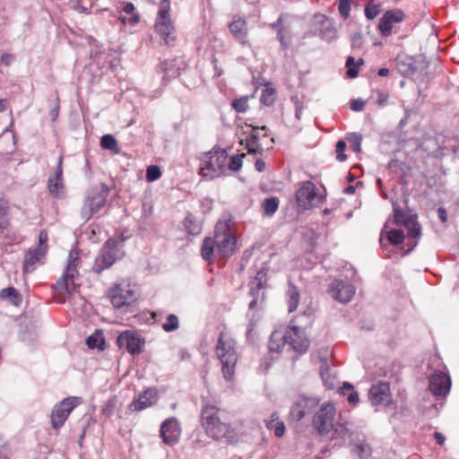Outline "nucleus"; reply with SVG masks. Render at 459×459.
Segmentation results:
<instances>
[{"mask_svg":"<svg viewBox=\"0 0 459 459\" xmlns=\"http://www.w3.org/2000/svg\"><path fill=\"white\" fill-rule=\"evenodd\" d=\"M230 220H220L215 225L214 237H206L201 247L202 257L209 264L213 263L215 255L230 257L237 248V238L232 231Z\"/></svg>","mask_w":459,"mask_h":459,"instance_id":"obj_1","label":"nucleus"},{"mask_svg":"<svg viewBox=\"0 0 459 459\" xmlns=\"http://www.w3.org/2000/svg\"><path fill=\"white\" fill-rule=\"evenodd\" d=\"M201 424L208 437L233 444L238 440L236 429L227 420V413L214 404L205 403L201 409Z\"/></svg>","mask_w":459,"mask_h":459,"instance_id":"obj_2","label":"nucleus"},{"mask_svg":"<svg viewBox=\"0 0 459 459\" xmlns=\"http://www.w3.org/2000/svg\"><path fill=\"white\" fill-rule=\"evenodd\" d=\"M228 154L225 150L214 147L211 151L203 152L199 156V175L212 180L224 175L227 169L226 160Z\"/></svg>","mask_w":459,"mask_h":459,"instance_id":"obj_3","label":"nucleus"},{"mask_svg":"<svg viewBox=\"0 0 459 459\" xmlns=\"http://www.w3.org/2000/svg\"><path fill=\"white\" fill-rule=\"evenodd\" d=\"M215 354L221 364L224 378L231 380L238 359L235 341L225 333H221L215 347Z\"/></svg>","mask_w":459,"mask_h":459,"instance_id":"obj_4","label":"nucleus"},{"mask_svg":"<svg viewBox=\"0 0 459 459\" xmlns=\"http://www.w3.org/2000/svg\"><path fill=\"white\" fill-rule=\"evenodd\" d=\"M123 240L109 238L95 258L93 271L100 273L125 255Z\"/></svg>","mask_w":459,"mask_h":459,"instance_id":"obj_5","label":"nucleus"},{"mask_svg":"<svg viewBox=\"0 0 459 459\" xmlns=\"http://www.w3.org/2000/svg\"><path fill=\"white\" fill-rule=\"evenodd\" d=\"M109 189L107 185L94 186L87 195L81 209V218L88 221L106 205Z\"/></svg>","mask_w":459,"mask_h":459,"instance_id":"obj_6","label":"nucleus"},{"mask_svg":"<svg viewBox=\"0 0 459 459\" xmlns=\"http://www.w3.org/2000/svg\"><path fill=\"white\" fill-rule=\"evenodd\" d=\"M81 264V253L78 249H72L67 258V264L62 277L56 281L55 288L57 290L71 291L74 289V279L78 276V266Z\"/></svg>","mask_w":459,"mask_h":459,"instance_id":"obj_7","label":"nucleus"},{"mask_svg":"<svg viewBox=\"0 0 459 459\" xmlns=\"http://www.w3.org/2000/svg\"><path fill=\"white\" fill-rule=\"evenodd\" d=\"M48 235L46 230H41L39 234V245L35 248H30L23 259V273H32L38 265L43 264V260L48 252Z\"/></svg>","mask_w":459,"mask_h":459,"instance_id":"obj_8","label":"nucleus"},{"mask_svg":"<svg viewBox=\"0 0 459 459\" xmlns=\"http://www.w3.org/2000/svg\"><path fill=\"white\" fill-rule=\"evenodd\" d=\"M82 403V399L78 396H69L57 403L50 414L52 428L56 430L60 429L72 411Z\"/></svg>","mask_w":459,"mask_h":459,"instance_id":"obj_9","label":"nucleus"},{"mask_svg":"<svg viewBox=\"0 0 459 459\" xmlns=\"http://www.w3.org/2000/svg\"><path fill=\"white\" fill-rule=\"evenodd\" d=\"M267 281V270L264 268L260 269L255 277L254 281L252 282V286L250 289V295L253 297V299L249 303V312L247 313V316L249 317V324L247 330V336L248 337L251 334V332L254 330L257 319L255 318V312H251L256 306L257 303V296L261 290L265 287Z\"/></svg>","mask_w":459,"mask_h":459,"instance_id":"obj_10","label":"nucleus"},{"mask_svg":"<svg viewBox=\"0 0 459 459\" xmlns=\"http://www.w3.org/2000/svg\"><path fill=\"white\" fill-rule=\"evenodd\" d=\"M298 205L308 210L323 202V196L319 195L316 185L311 181L304 182L296 192Z\"/></svg>","mask_w":459,"mask_h":459,"instance_id":"obj_11","label":"nucleus"},{"mask_svg":"<svg viewBox=\"0 0 459 459\" xmlns=\"http://www.w3.org/2000/svg\"><path fill=\"white\" fill-rule=\"evenodd\" d=\"M335 416L334 405L331 403L322 404L313 419V426L321 435L330 432L333 428Z\"/></svg>","mask_w":459,"mask_h":459,"instance_id":"obj_12","label":"nucleus"},{"mask_svg":"<svg viewBox=\"0 0 459 459\" xmlns=\"http://www.w3.org/2000/svg\"><path fill=\"white\" fill-rule=\"evenodd\" d=\"M117 344L119 349H126L131 355H136L142 352L145 341L136 331L126 330L117 336Z\"/></svg>","mask_w":459,"mask_h":459,"instance_id":"obj_13","label":"nucleus"},{"mask_svg":"<svg viewBox=\"0 0 459 459\" xmlns=\"http://www.w3.org/2000/svg\"><path fill=\"white\" fill-rule=\"evenodd\" d=\"M108 297L114 307L119 308L128 306L135 300V294L131 285L126 282L116 284L108 291Z\"/></svg>","mask_w":459,"mask_h":459,"instance_id":"obj_14","label":"nucleus"},{"mask_svg":"<svg viewBox=\"0 0 459 459\" xmlns=\"http://www.w3.org/2000/svg\"><path fill=\"white\" fill-rule=\"evenodd\" d=\"M181 436V425L176 417L166 419L160 427V437L167 446H174L178 443Z\"/></svg>","mask_w":459,"mask_h":459,"instance_id":"obj_15","label":"nucleus"},{"mask_svg":"<svg viewBox=\"0 0 459 459\" xmlns=\"http://www.w3.org/2000/svg\"><path fill=\"white\" fill-rule=\"evenodd\" d=\"M368 399L373 406H388L393 402L390 385L387 382L379 381L371 385L368 392Z\"/></svg>","mask_w":459,"mask_h":459,"instance_id":"obj_16","label":"nucleus"},{"mask_svg":"<svg viewBox=\"0 0 459 459\" xmlns=\"http://www.w3.org/2000/svg\"><path fill=\"white\" fill-rule=\"evenodd\" d=\"M429 386L435 396H446L451 389V378L443 371H435L429 377Z\"/></svg>","mask_w":459,"mask_h":459,"instance_id":"obj_17","label":"nucleus"},{"mask_svg":"<svg viewBox=\"0 0 459 459\" xmlns=\"http://www.w3.org/2000/svg\"><path fill=\"white\" fill-rule=\"evenodd\" d=\"M284 340L293 350L299 353L306 352L309 342L304 334V331L299 326H290L284 333Z\"/></svg>","mask_w":459,"mask_h":459,"instance_id":"obj_18","label":"nucleus"},{"mask_svg":"<svg viewBox=\"0 0 459 459\" xmlns=\"http://www.w3.org/2000/svg\"><path fill=\"white\" fill-rule=\"evenodd\" d=\"M355 291L353 284L341 280H334L329 290L331 297L341 303L350 302Z\"/></svg>","mask_w":459,"mask_h":459,"instance_id":"obj_19","label":"nucleus"},{"mask_svg":"<svg viewBox=\"0 0 459 459\" xmlns=\"http://www.w3.org/2000/svg\"><path fill=\"white\" fill-rule=\"evenodd\" d=\"M229 29L233 38L241 45H249L248 28L245 18L235 15L229 23Z\"/></svg>","mask_w":459,"mask_h":459,"instance_id":"obj_20","label":"nucleus"},{"mask_svg":"<svg viewBox=\"0 0 459 459\" xmlns=\"http://www.w3.org/2000/svg\"><path fill=\"white\" fill-rule=\"evenodd\" d=\"M48 188L52 196L61 198L64 196L65 185L63 182V156L60 155L56 168L55 175L48 180Z\"/></svg>","mask_w":459,"mask_h":459,"instance_id":"obj_21","label":"nucleus"},{"mask_svg":"<svg viewBox=\"0 0 459 459\" xmlns=\"http://www.w3.org/2000/svg\"><path fill=\"white\" fill-rule=\"evenodd\" d=\"M404 13L400 10H389L384 13L378 23V30L382 36L387 37L391 34L393 24L401 22Z\"/></svg>","mask_w":459,"mask_h":459,"instance_id":"obj_22","label":"nucleus"},{"mask_svg":"<svg viewBox=\"0 0 459 459\" xmlns=\"http://www.w3.org/2000/svg\"><path fill=\"white\" fill-rule=\"evenodd\" d=\"M155 30L167 45H173L176 40L175 28L169 18L156 19Z\"/></svg>","mask_w":459,"mask_h":459,"instance_id":"obj_23","label":"nucleus"},{"mask_svg":"<svg viewBox=\"0 0 459 459\" xmlns=\"http://www.w3.org/2000/svg\"><path fill=\"white\" fill-rule=\"evenodd\" d=\"M157 402V392L155 389L149 388L142 393L137 399L134 400L130 408L134 411H143L151 407Z\"/></svg>","mask_w":459,"mask_h":459,"instance_id":"obj_24","label":"nucleus"},{"mask_svg":"<svg viewBox=\"0 0 459 459\" xmlns=\"http://www.w3.org/2000/svg\"><path fill=\"white\" fill-rule=\"evenodd\" d=\"M265 130V126L261 127H253L251 133L246 138V147L247 149L248 153H262L263 148L259 143V141L262 137L261 132ZM265 136L266 134H264L263 137Z\"/></svg>","mask_w":459,"mask_h":459,"instance_id":"obj_25","label":"nucleus"},{"mask_svg":"<svg viewBox=\"0 0 459 459\" xmlns=\"http://www.w3.org/2000/svg\"><path fill=\"white\" fill-rule=\"evenodd\" d=\"M179 67L177 65V60H163L160 63L157 72L163 74V81L175 78L180 74Z\"/></svg>","mask_w":459,"mask_h":459,"instance_id":"obj_26","label":"nucleus"},{"mask_svg":"<svg viewBox=\"0 0 459 459\" xmlns=\"http://www.w3.org/2000/svg\"><path fill=\"white\" fill-rule=\"evenodd\" d=\"M385 237H386L387 241L390 244L396 246V245H399L403 242L404 233L400 229H394V230H387V225L385 224L381 230L380 239H379L382 247L385 246L383 243Z\"/></svg>","mask_w":459,"mask_h":459,"instance_id":"obj_27","label":"nucleus"},{"mask_svg":"<svg viewBox=\"0 0 459 459\" xmlns=\"http://www.w3.org/2000/svg\"><path fill=\"white\" fill-rule=\"evenodd\" d=\"M286 343L287 342L284 340V333L279 330H276L271 334L268 347L271 352L278 353L281 351V348H283Z\"/></svg>","mask_w":459,"mask_h":459,"instance_id":"obj_28","label":"nucleus"},{"mask_svg":"<svg viewBox=\"0 0 459 459\" xmlns=\"http://www.w3.org/2000/svg\"><path fill=\"white\" fill-rule=\"evenodd\" d=\"M279 416L276 412L271 414L270 419L265 421L266 428L273 430L274 435L281 437L284 435L285 426L282 421H279Z\"/></svg>","mask_w":459,"mask_h":459,"instance_id":"obj_29","label":"nucleus"},{"mask_svg":"<svg viewBox=\"0 0 459 459\" xmlns=\"http://www.w3.org/2000/svg\"><path fill=\"white\" fill-rule=\"evenodd\" d=\"M286 298L289 312H294L298 308L299 303V292L298 288L292 283H289Z\"/></svg>","mask_w":459,"mask_h":459,"instance_id":"obj_30","label":"nucleus"},{"mask_svg":"<svg viewBox=\"0 0 459 459\" xmlns=\"http://www.w3.org/2000/svg\"><path fill=\"white\" fill-rule=\"evenodd\" d=\"M316 18L324 24L325 30L320 32V35L323 39L326 40H331L335 39L336 31L333 27L332 21L326 18L325 15H316Z\"/></svg>","mask_w":459,"mask_h":459,"instance_id":"obj_31","label":"nucleus"},{"mask_svg":"<svg viewBox=\"0 0 459 459\" xmlns=\"http://www.w3.org/2000/svg\"><path fill=\"white\" fill-rule=\"evenodd\" d=\"M279 204L280 202L277 197L265 198L261 204L263 213L269 217L273 216L278 210Z\"/></svg>","mask_w":459,"mask_h":459,"instance_id":"obj_32","label":"nucleus"},{"mask_svg":"<svg viewBox=\"0 0 459 459\" xmlns=\"http://www.w3.org/2000/svg\"><path fill=\"white\" fill-rule=\"evenodd\" d=\"M340 393L342 395L347 396L349 403L352 405H356L359 401L358 393L354 390V386L350 383H343L342 386L340 388Z\"/></svg>","mask_w":459,"mask_h":459,"instance_id":"obj_33","label":"nucleus"},{"mask_svg":"<svg viewBox=\"0 0 459 459\" xmlns=\"http://www.w3.org/2000/svg\"><path fill=\"white\" fill-rule=\"evenodd\" d=\"M276 99V91L270 85L267 84L265 87L262 90L261 96H260V101L264 106H272Z\"/></svg>","mask_w":459,"mask_h":459,"instance_id":"obj_34","label":"nucleus"},{"mask_svg":"<svg viewBox=\"0 0 459 459\" xmlns=\"http://www.w3.org/2000/svg\"><path fill=\"white\" fill-rule=\"evenodd\" d=\"M0 298L8 299L12 304L18 306L21 302V296L13 287L4 288L0 291Z\"/></svg>","mask_w":459,"mask_h":459,"instance_id":"obj_35","label":"nucleus"},{"mask_svg":"<svg viewBox=\"0 0 459 459\" xmlns=\"http://www.w3.org/2000/svg\"><path fill=\"white\" fill-rule=\"evenodd\" d=\"M9 204L8 202L0 198V231L7 229L9 226Z\"/></svg>","mask_w":459,"mask_h":459,"instance_id":"obj_36","label":"nucleus"},{"mask_svg":"<svg viewBox=\"0 0 459 459\" xmlns=\"http://www.w3.org/2000/svg\"><path fill=\"white\" fill-rule=\"evenodd\" d=\"M408 230V237L409 238H413L412 248L417 245V240L421 236V227L420 223L416 221V218L413 219L410 224L405 226Z\"/></svg>","mask_w":459,"mask_h":459,"instance_id":"obj_37","label":"nucleus"},{"mask_svg":"<svg viewBox=\"0 0 459 459\" xmlns=\"http://www.w3.org/2000/svg\"><path fill=\"white\" fill-rule=\"evenodd\" d=\"M363 64V59H359L358 63L355 62L353 56H348L346 60L347 76L350 78H355L359 74V67Z\"/></svg>","mask_w":459,"mask_h":459,"instance_id":"obj_38","label":"nucleus"},{"mask_svg":"<svg viewBox=\"0 0 459 459\" xmlns=\"http://www.w3.org/2000/svg\"><path fill=\"white\" fill-rule=\"evenodd\" d=\"M100 145L103 149L118 152L117 142L116 138L111 134H105L101 137Z\"/></svg>","mask_w":459,"mask_h":459,"instance_id":"obj_39","label":"nucleus"},{"mask_svg":"<svg viewBox=\"0 0 459 459\" xmlns=\"http://www.w3.org/2000/svg\"><path fill=\"white\" fill-rule=\"evenodd\" d=\"M413 219H415V217L404 213L400 209H394V221L397 225L405 227L407 224H410Z\"/></svg>","mask_w":459,"mask_h":459,"instance_id":"obj_40","label":"nucleus"},{"mask_svg":"<svg viewBox=\"0 0 459 459\" xmlns=\"http://www.w3.org/2000/svg\"><path fill=\"white\" fill-rule=\"evenodd\" d=\"M179 322L176 315L170 314L168 316L166 322L162 325V329L167 332H173L178 329Z\"/></svg>","mask_w":459,"mask_h":459,"instance_id":"obj_41","label":"nucleus"},{"mask_svg":"<svg viewBox=\"0 0 459 459\" xmlns=\"http://www.w3.org/2000/svg\"><path fill=\"white\" fill-rule=\"evenodd\" d=\"M184 225L186 231L191 235H198L201 232V226L190 215L186 217Z\"/></svg>","mask_w":459,"mask_h":459,"instance_id":"obj_42","label":"nucleus"},{"mask_svg":"<svg viewBox=\"0 0 459 459\" xmlns=\"http://www.w3.org/2000/svg\"><path fill=\"white\" fill-rule=\"evenodd\" d=\"M347 140L349 141L351 148L353 150V152H360L361 142H362V136L360 134H358V133L350 134L347 136Z\"/></svg>","mask_w":459,"mask_h":459,"instance_id":"obj_43","label":"nucleus"},{"mask_svg":"<svg viewBox=\"0 0 459 459\" xmlns=\"http://www.w3.org/2000/svg\"><path fill=\"white\" fill-rule=\"evenodd\" d=\"M351 437V433L350 429L345 425H340L333 431V438H341L345 441L346 439H350Z\"/></svg>","mask_w":459,"mask_h":459,"instance_id":"obj_44","label":"nucleus"},{"mask_svg":"<svg viewBox=\"0 0 459 459\" xmlns=\"http://www.w3.org/2000/svg\"><path fill=\"white\" fill-rule=\"evenodd\" d=\"M232 108L238 112V113H244L248 108V97H241L239 99H236L232 101L231 104Z\"/></svg>","mask_w":459,"mask_h":459,"instance_id":"obj_45","label":"nucleus"},{"mask_svg":"<svg viewBox=\"0 0 459 459\" xmlns=\"http://www.w3.org/2000/svg\"><path fill=\"white\" fill-rule=\"evenodd\" d=\"M169 10H170V1L169 0H160L159 4V10L157 14V19H165L169 18Z\"/></svg>","mask_w":459,"mask_h":459,"instance_id":"obj_46","label":"nucleus"},{"mask_svg":"<svg viewBox=\"0 0 459 459\" xmlns=\"http://www.w3.org/2000/svg\"><path fill=\"white\" fill-rule=\"evenodd\" d=\"M161 177V170L156 165H151L146 169V180L148 182H153L158 180Z\"/></svg>","mask_w":459,"mask_h":459,"instance_id":"obj_47","label":"nucleus"},{"mask_svg":"<svg viewBox=\"0 0 459 459\" xmlns=\"http://www.w3.org/2000/svg\"><path fill=\"white\" fill-rule=\"evenodd\" d=\"M355 453L360 459H367L371 455V448L367 443H359L355 447Z\"/></svg>","mask_w":459,"mask_h":459,"instance_id":"obj_48","label":"nucleus"},{"mask_svg":"<svg viewBox=\"0 0 459 459\" xmlns=\"http://www.w3.org/2000/svg\"><path fill=\"white\" fill-rule=\"evenodd\" d=\"M381 12V5L378 4H368L365 7V15L368 20L375 19Z\"/></svg>","mask_w":459,"mask_h":459,"instance_id":"obj_49","label":"nucleus"},{"mask_svg":"<svg viewBox=\"0 0 459 459\" xmlns=\"http://www.w3.org/2000/svg\"><path fill=\"white\" fill-rule=\"evenodd\" d=\"M86 343H87L88 347L91 349H94V348H99L100 350L104 349V347H103L104 340L102 338H100V336H96V335L89 336L86 340Z\"/></svg>","mask_w":459,"mask_h":459,"instance_id":"obj_50","label":"nucleus"},{"mask_svg":"<svg viewBox=\"0 0 459 459\" xmlns=\"http://www.w3.org/2000/svg\"><path fill=\"white\" fill-rule=\"evenodd\" d=\"M320 374L324 385L329 389L333 388L335 385V377L331 376L329 369L326 368L325 370H321Z\"/></svg>","mask_w":459,"mask_h":459,"instance_id":"obj_51","label":"nucleus"},{"mask_svg":"<svg viewBox=\"0 0 459 459\" xmlns=\"http://www.w3.org/2000/svg\"><path fill=\"white\" fill-rule=\"evenodd\" d=\"M290 417L295 420H300L306 415L305 411L302 409L301 403H296L291 407L290 411Z\"/></svg>","mask_w":459,"mask_h":459,"instance_id":"obj_52","label":"nucleus"},{"mask_svg":"<svg viewBox=\"0 0 459 459\" xmlns=\"http://www.w3.org/2000/svg\"><path fill=\"white\" fill-rule=\"evenodd\" d=\"M345 149H346V143L343 140L338 141L336 143L335 152H336V159L339 161L342 162V161L346 160L347 156L344 153Z\"/></svg>","mask_w":459,"mask_h":459,"instance_id":"obj_53","label":"nucleus"},{"mask_svg":"<svg viewBox=\"0 0 459 459\" xmlns=\"http://www.w3.org/2000/svg\"><path fill=\"white\" fill-rule=\"evenodd\" d=\"M242 167V158L238 155L232 156L229 163V169L238 171Z\"/></svg>","mask_w":459,"mask_h":459,"instance_id":"obj_54","label":"nucleus"},{"mask_svg":"<svg viewBox=\"0 0 459 459\" xmlns=\"http://www.w3.org/2000/svg\"><path fill=\"white\" fill-rule=\"evenodd\" d=\"M277 38L281 42L282 49L288 48L290 36L285 32L284 29H279Z\"/></svg>","mask_w":459,"mask_h":459,"instance_id":"obj_55","label":"nucleus"},{"mask_svg":"<svg viewBox=\"0 0 459 459\" xmlns=\"http://www.w3.org/2000/svg\"><path fill=\"white\" fill-rule=\"evenodd\" d=\"M340 13L343 17H348L350 12V1L349 0H340L338 6Z\"/></svg>","mask_w":459,"mask_h":459,"instance_id":"obj_56","label":"nucleus"},{"mask_svg":"<svg viewBox=\"0 0 459 459\" xmlns=\"http://www.w3.org/2000/svg\"><path fill=\"white\" fill-rule=\"evenodd\" d=\"M377 105L380 107L385 106L389 100V94L387 92H384L382 91H377Z\"/></svg>","mask_w":459,"mask_h":459,"instance_id":"obj_57","label":"nucleus"},{"mask_svg":"<svg viewBox=\"0 0 459 459\" xmlns=\"http://www.w3.org/2000/svg\"><path fill=\"white\" fill-rule=\"evenodd\" d=\"M362 36L359 33H356L351 37V47L353 48H359L362 46Z\"/></svg>","mask_w":459,"mask_h":459,"instance_id":"obj_58","label":"nucleus"},{"mask_svg":"<svg viewBox=\"0 0 459 459\" xmlns=\"http://www.w3.org/2000/svg\"><path fill=\"white\" fill-rule=\"evenodd\" d=\"M365 107V101L362 100H353L351 102V108L354 111H361Z\"/></svg>","mask_w":459,"mask_h":459,"instance_id":"obj_59","label":"nucleus"},{"mask_svg":"<svg viewBox=\"0 0 459 459\" xmlns=\"http://www.w3.org/2000/svg\"><path fill=\"white\" fill-rule=\"evenodd\" d=\"M119 20L122 22V23L124 24H131V25H134L136 24L138 22H139V16L137 14H134L132 17L130 18H126L125 16H120L119 17Z\"/></svg>","mask_w":459,"mask_h":459,"instance_id":"obj_60","label":"nucleus"},{"mask_svg":"<svg viewBox=\"0 0 459 459\" xmlns=\"http://www.w3.org/2000/svg\"><path fill=\"white\" fill-rule=\"evenodd\" d=\"M14 60V56L12 54H3L1 56V63L4 65H10Z\"/></svg>","mask_w":459,"mask_h":459,"instance_id":"obj_61","label":"nucleus"},{"mask_svg":"<svg viewBox=\"0 0 459 459\" xmlns=\"http://www.w3.org/2000/svg\"><path fill=\"white\" fill-rule=\"evenodd\" d=\"M437 215H438V218L440 219V221L442 222H446V221H447V214H446V211L445 208L439 207L437 209Z\"/></svg>","mask_w":459,"mask_h":459,"instance_id":"obj_62","label":"nucleus"},{"mask_svg":"<svg viewBox=\"0 0 459 459\" xmlns=\"http://www.w3.org/2000/svg\"><path fill=\"white\" fill-rule=\"evenodd\" d=\"M434 438L439 446H442L446 441L445 436L440 432H435Z\"/></svg>","mask_w":459,"mask_h":459,"instance_id":"obj_63","label":"nucleus"},{"mask_svg":"<svg viewBox=\"0 0 459 459\" xmlns=\"http://www.w3.org/2000/svg\"><path fill=\"white\" fill-rule=\"evenodd\" d=\"M302 106L300 105L299 101L296 100L295 101V117L298 119H300L301 114H302Z\"/></svg>","mask_w":459,"mask_h":459,"instance_id":"obj_64","label":"nucleus"}]
</instances>
